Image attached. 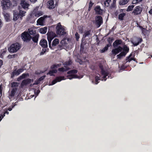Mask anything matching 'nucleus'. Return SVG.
Returning <instances> with one entry per match:
<instances>
[{"instance_id": "34", "label": "nucleus", "mask_w": 152, "mask_h": 152, "mask_svg": "<svg viewBox=\"0 0 152 152\" xmlns=\"http://www.w3.org/2000/svg\"><path fill=\"white\" fill-rule=\"evenodd\" d=\"M111 2V0H105V1H104V6L106 7H108L109 6Z\"/></svg>"}, {"instance_id": "4", "label": "nucleus", "mask_w": 152, "mask_h": 152, "mask_svg": "<svg viewBox=\"0 0 152 152\" xmlns=\"http://www.w3.org/2000/svg\"><path fill=\"white\" fill-rule=\"evenodd\" d=\"M11 5L9 0H2L1 2V5L3 10L9 9Z\"/></svg>"}, {"instance_id": "57", "label": "nucleus", "mask_w": 152, "mask_h": 152, "mask_svg": "<svg viewBox=\"0 0 152 152\" xmlns=\"http://www.w3.org/2000/svg\"><path fill=\"white\" fill-rule=\"evenodd\" d=\"M116 28V27L113 26V27L111 28V29L110 30L109 32L111 33L112 32V31H113Z\"/></svg>"}, {"instance_id": "49", "label": "nucleus", "mask_w": 152, "mask_h": 152, "mask_svg": "<svg viewBox=\"0 0 152 152\" xmlns=\"http://www.w3.org/2000/svg\"><path fill=\"white\" fill-rule=\"evenodd\" d=\"M100 80V77L97 76H96L95 77V81L96 82L95 84H97L99 83V82H98V81Z\"/></svg>"}, {"instance_id": "47", "label": "nucleus", "mask_w": 152, "mask_h": 152, "mask_svg": "<svg viewBox=\"0 0 152 152\" xmlns=\"http://www.w3.org/2000/svg\"><path fill=\"white\" fill-rule=\"evenodd\" d=\"M29 74L28 73H23L20 76L21 78L23 79L25 78L26 77L28 76Z\"/></svg>"}, {"instance_id": "51", "label": "nucleus", "mask_w": 152, "mask_h": 152, "mask_svg": "<svg viewBox=\"0 0 152 152\" xmlns=\"http://www.w3.org/2000/svg\"><path fill=\"white\" fill-rule=\"evenodd\" d=\"M75 35L76 40L78 41L80 38L79 34L77 32H76L75 33Z\"/></svg>"}, {"instance_id": "46", "label": "nucleus", "mask_w": 152, "mask_h": 152, "mask_svg": "<svg viewBox=\"0 0 152 152\" xmlns=\"http://www.w3.org/2000/svg\"><path fill=\"white\" fill-rule=\"evenodd\" d=\"M125 56L124 54L123 53L121 52L119 54L117 55L118 58L120 59L123 56Z\"/></svg>"}, {"instance_id": "58", "label": "nucleus", "mask_w": 152, "mask_h": 152, "mask_svg": "<svg viewBox=\"0 0 152 152\" xmlns=\"http://www.w3.org/2000/svg\"><path fill=\"white\" fill-rule=\"evenodd\" d=\"M15 105H12L11 106V107H9V108H8L7 110L9 111H11L12 110V109L14 107Z\"/></svg>"}, {"instance_id": "27", "label": "nucleus", "mask_w": 152, "mask_h": 152, "mask_svg": "<svg viewBox=\"0 0 152 152\" xmlns=\"http://www.w3.org/2000/svg\"><path fill=\"white\" fill-rule=\"evenodd\" d=\"M17 90V88H12L11 91V93L10 94L9 96L11 97H13L14 96Z\"/></svg>"}, {"instance_id": "37", "label": "nucleus", "mask_w": 152, "mask_h": 152, "mask_svg": "<svg viewBox=\"0 0 152 152\" xmlns=\"http://www.w3.org/2000/svg\"><path fill=\"white\" fill-rule=\"evenodd\" d=\"M132 56V54H130L128 56L126 57V63H127L128 62H130L131 61L133 60V58L131 57Z\"/></svg>"}, {"instance_id": "1", "label": "nucleus", "mask_w": 152, "mask_h": 152, "mask_svg": "<svg viewBox=\"0 0 152 152\" xmlns=\"http://www.w3.org/2000/svg\"><path fill=\"white\" fill-rule=\"evenodd\" d=\"M21 48L20 44L18 42L13 43L8 48V51L11 53L16 52Z\"/></svg>"}, {"instance_id": "14", "label": "nucleus", "mask_w": 152, "mask_h": 152, "mask_svg": "<svg viewBox=\"0 0 152 152\" xmlns=\"http://www.w3.org/2000/svg\"><path fill=\"white\" fill-rule=\"evenodd\" d=\"M94 10L97 14L99 15H102V14L103 10L101 9L100 6H96L95 7Z\"/></svg>"}, {"instance_id": "12", "label": "nucleus", "mask_w": 152, "mask_h": 152, "mask_svg": "<svg viewBox=\"0 0 152 152\" xmlns=\"http://www.w3.org/2000/svg\"><path fill=\"white\" fill-rule=\"evenodd\" d=\"M48 16L47 15H44L43 17H41L37 20V23L40 25H43L45 22V19L47 18Z\"/></svg>"}, {"instance_id": "16", "label": "nucleus", "mask_w": 152, "mask_h": 152, "mask_svg": "<svg viewBox=\"0 0 152 152\" xmlns=\"http://www.w3.org/2000/svg\"><path fill=\"white\" fill-rule=\"evenodd\" d=\"M54 1L50 0L48 1L47 2V6L50 9H52L54 8Z\"/></svg>"}, {"instance_id": "55", "label": "nucleus", "mask_w": 152, "mask_h": 152, "mask_svg": "<svg viewBox=\"0 0 152 152\" xmlns=\"http://www.w3.org/2000/svg\"><path fill=\"white\" fill-rule=\"evenodd\" d=\"M44 72L42 71H40L39 72L37 71H36L35 72V74L36 75H40L42 73H43Z\"/></svg>"}, {"instance_id": "29", "label": "nucleus", "mask_w": 152, "mask_h": 152, "mask_svg": "<svg viewBox=\"0 0 152 152\" xmlns=\"http://www.w3.org/2000/svg\"><path fill=\"white\" fill-rule=\"evenodd\" d=\"M4 18L6 21H9L10 20V16L9 14L4 12L3 13Z\"/></svg>"}, {"instance_id": "56", "label": "nucleus", "mask_w": 152, "mask_h": 152, "mask_svg": "<svg viewBox=\"0 0 152 152\" xmlns=\"http://www.w3.org/2000/svg\"><path fill=\"white\" fill-rule=\"evenodd\" d=\"M94 4V3H93L91 1L89 3V7H92Z\"/></svg>"}, {"instance_id": "20", "label": "nucleus", "mask_w": 152, "mask_h": 152, "mask_svg": "<svg viewBox=\"0 0 152 152\" xmlns=\"http://www.w3.org/2000/svg\"><path fill=\"white\" fill-rule=\"evenodd\" d=\"M67 78L71 80L72 78H80V76L76 74H71L66 76Z\"/></svg>"}, {"instance_id": "60", "label": "nucleus", "mask_w": 152, "mask_h": 152, "mask_svg": "<svg viewBox=\"0 0 152 152\" xmlns=\"http://www.w3.org/2000/svg\"><path fill=\"white\" fill-rule=\"evenodd\" d=\"M40 81H39V80H37L35 81L34 83V85H38L40 83Z\"/></svg>"}, {"instance_id": "30", "label": "nucleus", "mask_w": 152, "mask_h": 152, "mask_svg": "<svg viewBox=\"0 0 152 152\" xmlns=\"http://www.w3.org/2000/svg\"><path fill=\"white\" fill-rule=\"evenodd\" d=\"M28 32L31 36V35H32L34 36L37 34L36 33V31L35 30H33L32 29H28Z\"/></svg>"}, {"instance_id": "28", "label": "nucleus", "mask_w": 152, "mask_h": 152, "mask_svg": "<svg viewBox=\"0 0 152 152\" xmlns=\"http://www.w3.org/2000/svg\"><path fill=\"white\" fill-rule=\"evenodd\" d=\"M61 63L54 64L50 66V68L51 69H55L61 66Z\"/></svg>"}, {"instance_id": "53", "label": "nucleus", "mask_w": 152, "mask_h": 152, "mask_svg": "<svg viewBox=\"0 0 152 152\" xmlns=\"http://www.w3.org/2000/svg\"><path fill=\"white\" fill-rule=\"evenodd\" d=\"M45 75L41 77H40L38 79V80H39V81H41L42 80H43L45 78Z\"/></svg>"}, {"instance_id": "23", "label": "nucleus", "mask_w": 152, "mask_h": 152, "mask_svg": "<svg viewBox=\"0 0 152 152\" xmlns=\"http://www.w3.org/2000/svg\"><path fill=\"white\" fill-rule=\"evenodd\" d=\"M39 35L38 34H37L36 35L32 37L31 39L33 41L36 43H37L38 40Z\"/></svg>"}, {"instance_id": "15", "label": "nucleus", "mask_w": 152, "mask_h": 152, "mask_svg": "<svg viewBox=\"0 0 152 152\" xmlns=\"http://www.w3.org/2000/svg\"><path fill=\"white\" fill-rule=\"evenodd\" d=\"M39 45L43 48H47L48 47L47 42L44 39H42L40 40Z\"/></svg>"}, {"instance_id": "59", "label": "nucleus", "mask_w": 152, "mask_h": 152, "mask_svg": "<svg viewBox=\"0 0 152 152\" xmlns=\"http://www.w3.org/2000/svg\"><path fill=\"white\" fill-rule=\"evenodd\" d=\"M57 82V80H56V79L54 80H53L52 81V84L51 85H53L56 84Z\"/></svg>"}, {"instance_id": "54", "label": "nucleus", "mask_w": 152, "mask_h": 152, "mask_svg": "<svg viewBox=\"0 0 152 152\" xmlns=\"http://www.w3.org/2000/svg\"><path fill=\"white\" fill-rule=\"evenodd\" d=\"M145 44H142L140 46V48H139L138 50L140 51H142V48L144 47Z\"/></svg>"}, {"instance_id": "5", "label": "nucleus", "mask_w": 152, "mask_h": 152, "mask_svg": "<svg viewBox=\"0 0 152 152\" xmlns=\"http://www.w3.org/2000/svg\"><path fill=\"white\" fill-rule=\"evenodd\" d=\"M99 69L101 70V74L104 75L103 78L104 81H105L107 79L106 77L107 76H108V78L109 77V76L108 75L109 73L108 72L105 71L104 69L103 66L102 64H99Z\"/></svg>"}, {"instance_id": "31", "label": "nucleus", "mask_w": 152, "mask_h": 152, "mask_svg": "<svg viewBox=\"0 0 152 152\" xmlns=\"http://www.w3.org/2000/svg\"><path fill=\"white\" fill-rule=\"evenodd\" d=\"M129 0H120L119 2L120 5H123L127 4L129 1Z\"/></svg>"}, {"instance_id": "36", "label": "nucleus", "mask_w": 152, "mask_h": 152, "mask_svg": "<svg viewBox=\"0 0 152 152\" xmlns=\"http://www.w3.org/2000/svg\"><path fill=\"white\" fill-rule=\"evenodd\" d=\"M64 76H58L55 79L57 80V82H59L61 81V80H64Z\"/></svg>"}, {"instance_id": "62", "label": "nucleus", "mask_w": 152, "mask_h": 152, "mask_svg": "<svg viewBox=\"0 0 152 152\" xmlns=\"http://www.w3.org/2000/svg\"><path fill=\"white\" fill-rule=\"evenodd\" d=\"M115 3L113 2V3L111 4V8H114V7H115Z\"/></svg>"}, {"instance_id": "8", "label": "nucleus", "mask_w": 152, "mask_h": 152, "mask_svg": "<svg viewBox=\"0 0 152 152\" xmlns=\"http://www.w3.org/2000/svg\"><path fill=\"white\" fill-rule=\"evenodd\" d=\"M95 24L97 27H99L103 23L102 17L99 15L96 16L95 18Z\"/></svg>"}, {"instance_id": "26", "label": "nucleus", "mask_w": 152, "mask_h": 152, "mask_svg": "<svg viewBox=\"0 0 152 152\" xmlns=\"http://www.w3.org/2000/svg\"><path fill=\"white\" fill-rule=\"evenodd\" d=\"M19 18H20V16L18 14V13L16 12H14L13 20L14 21H16Z\"/></svg>"}, {"instance_id": "7", "label": "nucleus", "mask_w": 152, "mask_h": 152, "mask_svg": "<svg viewBox=\"0 0 152 152\" xmlns=\"http://www.w3.org/2000/svg\"><path fill=\"white\" fill-rule=\"evenodd\" d=\"M143 41L142 37H135L134 39L130 40L131 42L133 44L134 46H136L139 44Z\"/></svg>"}, {"instance_id": "32", "label": "nucleus", "mask_w": 152, "mask_h": 152, "mask_svg": "<svg viewBox=\"0 0 152 152\" xmlns=\"http://www.w3.org/2000/svg\"><path fill=\"white\" fill-rule=\"evenodd\" d=\"M78 72V70L76 69H73L68 71L67 72L68 74H76Z\"/></svg>"}, {"instance_id": "22", "label": "nucleus", "mask_w": 152, "mask_h": 152, "mask_svg": "<svg viewBox=\"0 0 152 152\" xmlns=\"http://www.w3.org/2000/svg\"><path fill=\"white\" fill-rule=\"evenodd\" d=\"M123 51L122 52L124 53V54L125 56L126 54L129 52V48L126 45H124L123 47Z\"/></svg>"}, {"instance_id": "50", "label": "nucleus", "mask_w": 152, "mask_h": 152, "mask_svg": "<svg viewBox=\"0 0 152 152\" xmlns=\"http://www.w3.org/2000/svg\"><path fill=\"white\" fill-rule=\"evenodd\" d=\"M17 54H14L12 55H9L8 57L9 58H14L17 56Z\"/></svg>"}, {"instance_id": "42", "label": "nucleus", "mask_w": 152, "mask_h": 152, "mask_svg": "<svg viewBox=\"0 0 152 152\" xmlns=\"http://www.w3.org/2000/svg\"><path fill=\"white\" fill-rule=\"evenodd\" d=\"M85 44V43H83V42H81L80 45V53L82 52V53L83 51V50L84 45Z\"/></svg>"}, {"instance_id": "13", "label": "nucleus", "mask_w": 152, "mask_h": 152, "mask_svg": "<svg viewBox=\"0 0 152 152\" xmlns=\"http://www.w3.org/2000/svg\"><path fill=\"white\" fill-rule=\"evenodd\" d=\"M123 48L121 46H119L117 48L113 49L112 50V54L115 56L121 52Z\"/></svg>"}, {"instance_id": "64", "label": "nucleus", "mask_w": 152, "mask_h": 152, "mask_svg": "<svg viewBox=\"0 0 152 152\" xmlns=\"http://www.w3.org/2000/svg\"><path fill=\"white\" fill-rule=\"evenodd\" d=\"M4 117V116L3 115V114H1L0 115V122L2 120Z\"/></svg>"}, {"instance_id": "6", "label": "nucleus", "mask_w": 152, "mask_h": 152, "mask_svg": "<svg viewBox=\"0 0 152 152\" xmlns=\"http://www.w3.org/2000/svg\"><path fill=\"white\" fill-rule=\"evenodd\" d=\"M47 39L48 42L49 47L50 48H52L51 42L52 40L55 37V34L52 31H48L47 33Z\"/></svg>"}, {"instance_id": "52", "label": "nucleus", "mask_w": 152, "mask_h": 152, "mask_svg": "<svg viewBox=\"0 0 152 152\" xmlns=\"http://www.w3.org/2000/svg\"><path fill=\"white\" fill-rule=\"evenodd\" d=\"M58 70L59 72H64L65 71V69L63 67L59 68L58 69Z\"/></svg>"}, {"instance_id": "10", "label": "nucleus", "mask_w": 152, "mask_h": 152, "mask_svg": "<svg viewBox=\"0 0 152 152\" xmlns=\"http://www.w3.org/2000/svg\"><path fill=\"white\" fill-rule=\"evenodd\" d=\"M142 11L141 7L140 6H138L135 7L132 13H134L135 15H138L140 14Z\"/></svg>"}, {"instance_id": "43", "label": "nucleus", "mask_w": 152, "mask_h": 152, "mask_svg": "<svg viewBox=\"0 0 152 152\" xmlns=\"http://www.w3.org/2000/svg\"><path fill=\"white\" fill-rule=\"evenodd\" d=\"M42 14L40 12H35L34 13V16L36 18H38L40 16L42 15Z\"/></svg>"}, {"instance_id": "19", "label": "nucleus", "mask_w": 152, "mask_h": 152, "mask_svg": "<svg viewBox=\"0 0 152 152\" xmlns=\"http://www.w3.org/2000/svg\"><path fill=\"white\" fill-rule=\"evenodd\" d=\"M20 4L22 7L24 9L28 8L29 5L26 1L25 0H22Z\"/></svg>"}, {"instance_id": "39", "label": "nucleus", "mask_w": 152, "mask_h": 152, "mask_svg": "<svg viewBox=\"0 0 152 152\" xmlns=\"http://www.w3.org/2000/svg\"><path fill=\"white\" fill-rule=\"evenodd\" d=\"M91 30H89L88 31H85L84 34L83 36V37L85 38L88 36L89 35L91 34Z\"/></svg>"}, {"instance_id": "24", "label": "nucleus", "mask_w": 152, "mask_h": 152, "mask_svg": "<svg viewBox=\"0 0 152 152\" xmlns=\"http://www.w3.org/2000/svg\"><path fill=\"white\" fill-rule=\"evenodd\" d=\"M52 70L49 71V72L47 73V75H49L50 76H54V73H56L57 72V70L56 69H51Z\"/></svg>"}, {"instance_id": "25", "label": "nucleus", "mask_w": 152, "mask_h": 152, "mask_svg": "<svg viewBox=\"0 0 152 152\" xmlns=\"http://www.w3.org/2000/svg\"><path fill=\"white\" fill-rule=\"evenodd\" d=\"M47 27L46 26L41 28L39 29V32L42 34H45L47 30Z\"/></svg>"}, {"instance_id": "2", "label": "nucleus", "mask_w": 152, "mask_h": 152, "mask_svg": "<svg viewBox=\"0 0 152 152\" xmlns=\"http://www.w3.org/2000/svg\"><path fill=\"white\" fill-rule=\"evenodd\" d=\"M21 38L22 40L25 42H29L32 38V37L30 35L28 31H25L21 34Z\"/></svg>"}, {"instance_id": "9", "label": "nucleus", "mask_w": 152, "mask_h": 152, "mask_svg": "<svg viewBox=\"0 0 152 152\" xmlns=\"http://www.w3.org/2000/svg\"><path fill=\"white\" fill-rule=\"evenodd\" d=\"M23 70L24 69L22 68L18 69L17 70L16 69L13 70L12 72L10 74L11 78H13L15 76V75H18L20 74L21 73L23 72Z\"/></svg>"}, {"instance_id": "21", "label": "nucleus", "mask_w": 152, "mask_h": 152, "mask_svg": "<svg viewBox=\"0 0 152 152\" xmlns=\"http://www.w3.org/2000/svg\"><path fill=\"white\" fill-rule=\"evenodd\" d=\"M122 42V41L120 39L116 40L113 43L114 48L117 47L118 45H121Z\"/></svg>"}, {"instance_id": "33", "label": "nucleus", "mask_w": 152, "mask_h": 152, "mask_svg": "<svg viewBox=\"0 0 152 152\" xmlns=\"http://www.w3.org/2000/svg\"><path fill=\"white\" fill-rule=\"evenodd\" d=\"M126 13H120L118 15V19L119 20H124V18L126 15Z\"/></svg>"}, {"instance_id": "48", "label": "nucleus", "mask_w": 152, "mask_h": 152, "mask_svg": "<svg viewBox=\"0 0 152 152\" xmlns=\"http://www.w3.org/2000/svg\"><path fill=\"white\" fill-rule=\"evenodd\" d=\"M18 86V83L17 82H13L11 83V87H14Z\"/></svg>"}, {"instance_id": "45", "label": "nucleus", "mask_w": 152, "mask_h": 152, "mask_svg": "<svg viewBox=\"0 0 152 152\" xmlns=\"http://www.w3.org/2000/svg\"><path fill=\"white\" fill-rule=\"evenodd\" d=\"M134 7V6L133 5L129 6L127 9V11L129 12L132 11Z\"/></svg>"}, {"instance_id": "18", "label": "nucleus", "mask_w": 152, "mask_h": 152, "mask_svg": "<svg viewBox=\"0 0 152 152\" xmlns=\"http://www.w3.org/2000/svg\"><path fill=\"white\" fill-rule=\"evenodd\" d=\"M31 82V80L30 78H27L23 80L21 83V85L23 86L29 84Z\"/></svg>"}, {"instance_id": "17", "label": "nucleus", "mask_w": 152, "mask_h": 152, "mask_svg": "<svg viewBox=\"0 0 152 152\" xmlns=\"http://www.w3.org/2000/svg\"><path fill=\"white\" fill-rule=\"evenodd\" d=\"M59 43V40L58 39H55L52 42L51 47L52 48H50L52 50H54L56 46Z\"/></svg>"}, {"instance_id": "3", "label": "nucleus", "mask_w": 152, "mask_h": 152, "mask_svg": "<svg viewBox=\"0 0 152 152\" xmlns=\"http://www.w3.org/2000/svg\"><path fill=\"white\" fill-rule=\"evenodd\" d=\"M56 33L58 35H63L66 33L64 28L62 27L61 23H59L56 27Z\"/></svg>"}, {"instance_id": "44", "label": "nucleus", "mask_w": 152, "mask_h": 152, "mask_svg": "<svg viewBox=\"0 0 152 152\" xmlns=\"http://www.w3.org/2000/svg\"><path fill=\"white\" fill-rule=\"evenodd\" d=\"M46 48H43L42 49V52L40 53V55H43L44 53L47 51V50H49V49Z\"/></svg>"}, {"instance_id": "41", "label": "nucleus", "mask_w": 152, "mask_h": 152, "mask_svg": "<svg viewBox=\"0 0 152 152\" xmlns=\"http://www.w3.org/2000/svg\"><path fill=\"white\" fill-rule=\"evenodd\" d=\"M109 47V45H107L103 49L101 50V52L102 53H104L105 51L107 50Z\"/></svg>"}, {"instance_id": "11", "label": "nucleus", "mask_w": 152, "mask_h": 152, "mask_svg": "<svg viewBox=\"0 0 152 152\" xmlns=\"http://www.w3.org/2000/svg\"><path fill=\"white\" fill-rule=\"evenodd\" d=\"M35 20V18L33 16V12L32 13L27 17L26 19V21L30 23H33Z\"/></svg>"}, {"instance_id": "61", "label": "nucleus", "mask_w": 152, "mask_h": 152, "mask_svg": "<svg viewBox=\"0 0 152 152\" xmlns=\"http://www.w3.org/2000/svg\"><path fill=\"white\" fill-rule=\"evenodd\" d=\"M9 113V112L7 111V110L6 111L4 112V113L3 114V115L4 117L5 116V114H7L8 115Z\"/></svg>"}, {"instance_id": "63", "label": "nucleus", "mask_w": 152, "mask_h": 152, "mask_svg": "<svg viewBox=\"0 0 152 152\" xmlns=\"http://www.w3.org/2000/svg\"><path fill=\"white\" fill-rule=\"evenodd\" d=\"M3 61L2 60L0 59V68L1 67V66L3 65Z\"/></svg>"}, {"instance_id": "35", "label": "nucleus", "mask_w": 152, "mask_h": 152, "mask_svg": "<svg viewBox=\"0 0 152 152\" xmlns=\"http://www.w3.org/2000/svg\"><path fill=\"white\" fill-rule=\"evenodd\" d=\"M26 12L22 10H20L18 14L20 16V19H22V17L25 16V14Z\"/></svg>"}, {"instance_id": "40", "label": "nucleus", "mask_w": 152, "mask_h": 152, "mask_svg": "<svg viewBox=\"0 0 152 152\" xmlns=\"http://www.w3.org/2000/svg\"><path fill=\"white\" fill-rule=\"evenodd\" d=\"M72 63V61L70 59H69L68 61H66L64 64L66 66H69Z\"/></svg>"}, {"instance_id": "38", "label": "nucleus", "mask_w": 152, "mask_h": 152, "mask_svg": "<svg viewBox=\"0 0 152 152\" xmlns=\"http://www.w3.org/2000/svg\"><path fill=\"white\" fill-rule=\"evenodd\" d=\"M113 38L109 37L107 39V41L108 42L109 44H107L108 45L109 47H110L112 45V43L113 42Z\"/></svg>"}]
</instances>
